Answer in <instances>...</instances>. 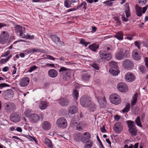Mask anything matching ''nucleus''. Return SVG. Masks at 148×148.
<instances>
[{
    "label": "nucleus",
    "mask_w": 148,
    "mask_h": 148,
    "mask_svg": "<svg viewBox=\"0 0 148 148\" xmlns=\"http://www.w3.org/2000/svg\"><path fill=\"white\" fill-rule=\"evenodd\" d=\"M72 70L71 69L61 67L59 70V72L60 74V77L65 81L69 80L71 75Z\"/></svg>",
    "instance_id": "obj_1"
},
{
    "label": "nucleus",
    "mask_w": 148,
    "mask_h": 148,
    "mask_svg": "<svg viewBox=\"0 0 148 148\" xmlns=\"http://www.w3.org/2000/svg\"><path fill=\"white\" fill-rule=\"evenodd\" d=\"M126 123L128 127L129 133L132 136H136L137 134V130L134 121L128 120L127 121Z\"/></svg>",
    "instance_id": "obj_2"
},
{
    "label": "nucleus",
    "mask_w": 148,
    "mask_h": 148,
    "mask_svg": "<svg viewBox=\"0 0 148 148\" xmlns=\"http://www.w3.org/2000/svg\"><path fill=\"white\" fill-rule=\"evenodd\" d=\"M100 58L99 62H101L103 60H110L112 57L111 52L107 50H101L99 52Z\"/></svg>",
    "instance_id": "obj_3"
},
{
    "label": "nucleus",
    "mask_w": 148,
    "mask_h": 148,
    "mask_svg": "<svg viewBox=\"0 0 148 148\" xmlns=\"http://www.w3.org/2000/svg\"><path fill=\"white\" fill-rule=\"evenodd\" d=\"M91 102V98L88 95H84L80 99V104L84 107L87 108L90 106Z\"/></svg>",
    "instance_id": "obj_4"
},
{
    "label": "nucleus",
    "mask_w": 148,
    "mask_h": 148,
    "mask_svg": "<svg viewBox=\"0 0 148 148\" xmlns=\"http://www.w3.org/2000/svg\"><path fill=\"white\" fill-rule=\"evenodd\" d=\"M4 108L5 111L8 113H10L16 110V106L15 104L11 102H8L4 103Z\"/></svg>",
    "instance_id": "obj_5"
},
{
    "label": "nucleus",
    "mask_w": 148,
    "mask_h": 148,
    "mask_svg": "<svg viewBox=\"0 0 148 148\" xmlns=\"http://www.w3.org/2000/svg\"><path fill=\"white\" fill-rule=\"evenodd\" d=\"M110 99L111 102L115 105H118L121 101L120 96L116 93L111 94L110 96Z\"/></svg>",
    "instance_id": "obj_6"
},
{
    "label": "nucleus",
    "mask_w": 148,
    "mask_h": 148,
    "mask_svg": "<svg viewBox=\"0 0 148 148\" xmlns=\"http://www.w3.org/2000/svg\"><path fill=\"white\" fill-rule=\"evenodd\" d=\"M56 125L62 129L66 128L67 126V122L66 119L64 117L59 118L57 120Z\"/></svg>",
    "instance_id": "obj_7"
},
{
    "label": "nucleus",
    "mask_w": 148,
    "mask_h": 148,
    "mask_svg": "<svg viewBox=\"0 0 148 148\" xmlns=\"http://www.w3.org/2000/svg\"><path fill=\"white\" fill-rule=\"evenodd\" d=\"M122 65L124 69L128 70L132 69L134 67V63L130 59H126L124 60Z\"/></svg>",
    "instance_id": "obj_8"
},
{
    "label": "nucleus",
    "mask_w": 148,
    "mask_h": 148,
    "mask_svg": "<svg viewBox=\"0 0 148 148\" xmlns=\"http://www.w3.org/2000/svg\"><path fill=\"white\" fill-rule=\"evenodd\" d=\"M10 37L9 33L6 31H3L0 36V43L4 44L8 41Z\"/></svg>",
    "instance_id": "obj_9"
},
{
    "label": "nucleus",
    "mask_w": 148,
    "mask_h": 148,
    "mask_svg": "<svg viewBox=\"0 0 148 148\" xmlns=\"http://www.w3.org/2000/svg\"><path fill=\"white\" fill-rule=\"evenodd\" d=\"M21 115L17 112H15L11 114L10 119L11 121L14 122H18L21 120Z\"/></svg>",
    "instance_id": "obj_10"
},
{
    "label": "nucleus",
    "mask_w": 148,
    "mask_h": 148,
    "mask_svg": "<svg viewBox=\"0 0 148 148\" xmlns=\"http://www.w3.org/2000/svg\"><path fill=\"white\" fill-rule=\"evenodd\" d=\"M40 119L39 116L37 114H32L29 116V121L32 123H37L39 121Z\"/></svg>",
    "instance_id": "obj_11"
},
{
    "label": "nucleus",
    "mask_w": 148,
    "mask_h": 148,
    "mask_svg": "<svg viewBox=\"0 0 148 148\" xmlns=\"http://www.w3.org/2000/svg\"><path fill=\"white\" fill-rule=\"evenodd\" d=\"M118 90L121 92H127L128 90L127 85L123 82H120L117 85Z\"/></svg>",
    "instance_id": "obj_12"
},
{
    "label": "nucleus",
    "mask_w": 148,
    "mask_h": 148,
    "mask_svg": "<svg viewBox=\"0 0 148 148\" xmlns=\"http://www.w3.org/2000/svg\"><path fill=\"white\" fill-rule=\"evenodd\" d=\"M114 129L115 133H120L122 132L123 129V125L120 122L116 123L114 125Z\"/></svg>",
    "instance_id": "obj_13"
},
{
    "label": "nucleus",
    "mask_w": 148,
    "mask_h": 148,
    "mask_svg": "<svg viewBox=\"0 0 148 148\" xmlns=\"http://www.w3.org/2000/svg\"><path fill=\"white\" fill-rule=\"evenodd\" d=\"M58 102L61 106L65 107L69 105L70 103V100L67 98L62 97L58 100Z\"/></svg>",
    "instance_id": "obj_14"
},
{
    "label": "nucleus",
    "mask_w": 148,
    "mask_h": 148,
    "mask_svg": "<svg viewBox=\"0 0 148 148\" xmlns=\"http://www.w3.org/2000/svg\"><path fill=\"white\" fill-rule=\"evenodd\" d=\"M81 138V141L84 143H86L91 138V135L88 132H85L83 134Z\"/></svg>",
    "instance_id": "obj_15"
},
{
    "label": "nucleus",
    "mask_w": 148,
    "mask_h": 148,
    "mask_svg": "<svg viewBox=\"0 0 148 148\" xmlns=\"http://www.w3.org/2000/svg\"><path fill=\"white\" fill-rule=\"evenodd\" d=\"M125 78L128 82H132L135 79L136 77L133 73L128 72L125 74Z\"/></svg>",
    "instance_id": "obj_16"
},
{
    "label": "nucleus",
    "mask_w": 148,
    "mask_h": 148,
    "mask_svg": "<svg viewBox=\"0 0 148 148\" xmlns=\"http://www.w3.org/2000/svg\"><path fill=\"white\" fill-rule=\"evenodd\" d=\"M51 38L54 42L56 44H57L58 42L60 44V46L65 45L64 43L63 42L60 41V38L56 35H51Z\"/></svg>",
    "instance_id": "obj_17"
},
{
    "label": "nucleus",
    "mask_w": 148,
    "mask_h": 148,
    "mask_svg": "<svg viewBox=\"0 0 148 148\" xmlns=\"http://www.w3.org/2000/svg\"><path fill=\"white\" fill-rule=\"evenodd\" d=\"M29 78L27 77H24L20 81L19 83L20 85L22 87H25L29 84Z\"/></svg>",
    "instance_id": "obj_18"
},
{
    "label": "nucleus",
    "mask_w": 148,
    "mask_h": 148,
    "mask_svg": "<svg viewBox=\"0 0 148 148\" xmlns=\"http://www.w3.org/2000/svg\"><path fill=\"white\" fill-rule=\"evenodd\" d=\"M48 74L50 77L54 78L57 76L58 73L56 70L54 69H51L48 71Z\"/></svg>",
    "instance_id": "obj_19"
},
{
    "label": "nucleus",
    "mask_w": 148,
    "mask_h": 148,
    "mask_svg": "<svg viewBox=\"0 0 148 148\" xmlns=\"http://www.w3.org/2000/svg\"><path fill=\"white\" fill-rule=\"evenodd\" d=\"M5 97L6 99L9 100L12 97L13 91L12 89H8L4 91Z\"/></svg>",
    "instance_id": "obj_20"
},
{
    "label": "nucleus",
    "mask_w": 148,
    "mask_h": 148,
    "mask_svg": "<svg viewBox=\"0 0 148 148\" xmlns=\"http://www.w3.org/2000/svg\"><path fill=\"white\" fill-rule=\"evenodd\" d=\"M42 129L45 130H48L51 128V125L50 123L48 121H43L41 124Z\"/></svg>",
    "instance_id": "obj_21"
},
{
    "label": "nucleus",
    "mask_w": 148,
    "mask_h": 148,
    "mask_svg": "<svg viewBox=\"0 0 148 148\" xmlns=\"http://www.w3.org/2000/svg\"><path fill=\"white\" fill-rule=\"evenodd\" d=\"M132 57L134 60H140L141 56L140 53L137 52H134L132 53Z\"/></svg>",
    "instance_id": "obj_22"
},
{
    "label": "nucleus",
    "mask_w": 148,
    "mask_h": 148,
    "mask_svg": "<svg viewBox=\"0 0 148 148\" xmlns=\"http://www.w3.org/2000/svg\"><path fill=\"white\" fill-rule=\"evenodd\" d=\"M15 28V32L17 34H19L21 32L25 30V27H22L21 26L18 25H16Z\"/></svg>",
    "instance_id": "obj_23"
},
{
    "label": "nucleus",
    "mask_w": 148,
    "mask_h": 148,
    "mask_svg": "<svg viewBox=\"0 0 148 148\" xmlns=\"http://www.w3.org/2000/svg\"><path fill=\"white\" fill-rule=\"evenodd\" d=\"M109 72L112 75L116 76L118 75L120 71L118 68L115 69H110L109 70Z\"/></svg>",
    "instance_id": "obj_24"
},
{
    "label": "nucleus",
    "mask_w": 148,
    "mask_h": 148,
    "mask_svg": "<svg viewBox=\"0 0 148 148\" xmlns=\"http://www.w3.org/2000/svg\"><path fill=\"white\" fill-rule=\"evenodd\" d=\"M136 14L137 16L140 17L142 16V8L136 5L135 6Z\"/></svg>",
    "instance_id": "obj_25"
},
{
    "label": "nucleus",
    "mask_w": 148,
    "mask_h": 148,
    "mask_svg": "<svg viewBox=\"0 0 148 148\" xmlns=\"http://www.w3.org/2000/svg\"><path fill=\"white\" fill-rule=\"evenodd\" d=\"M47 106V103L46 101H41L39 105L40 108L42 110L46 109Z\"/></svg>",
    "instance_id": "obj_26"
},
{
    "label": "nucleus",
    "mask_w": 148,
    "mask_h": 148,
    "mask_svg": "<svg viewBox=\"0 0 148 148\" xmlns=\"http://www.w3.org/2000/svg\"><path fill=\"white\" fill-rule=\"evenodd\" d=\"M82 136L81 134L79 132L76 133L74 135V138L75 140L77 142L81 141Z\"/></svg>",
    "instance_id": "obj_27"
},
{
    "label": "nucleus",
    "mask_w": 148,
    "mask_h": 148,
    "mask_svg": "<svg viewBox=\"0 0 148 148\" xmlns=\"http://www.w3.org/2000/svg\"><path fill=\"white\" fill-rule=\"evenodd\" d=\"M77 111V108L75 106H73L70 107L69 112L70 113L72 114H75Z\"/></svg>",
    "instance_id": "obj_28"
},
{
    "label": "nucleus",
    "mask_w": 148,
    "mask_h": 148,
    "mask_svg": "<svg viewBox=\"0 0 148 148\" xmlns=\"http://www.w3.org/2000/svg\"><path fill=\"white\" fill-rule=\"evenodd\" d=\"M115 57L116 59L119 60H122L124 58L123 51H121L116 53L115 54Z\"/></svg>",
    "instance_id": "obj_29"
},
{
    "label": "nucleus",
    "mask_w": 148,
    "mask_h": 148,
    "mask_svg": "<svg viewBox=\"0 0 148 148\" xmlns=\"http://www.w3.org/2000/svg\"><path fill=\"white\" fill-rule=\"evenodd\" d=\"M45 144L49 148H53V145L51 141L49 139L46 138L45 139Z\"/></svg>",
    "instance_id": "obj_30"
},
{
    "label": "nucleus",
    "mask_w": 148,
    "mask_h": 148,
    "mask_svg": "<svg viewBox=\"0 0 148 148\" xmlns=\"http://www.w3.org/2000/svg\"><path fill=\"white\" fill-rule=\"evenodd\" d=\"M82 79L84 81H88L89 80L90 78V75L88 73H83L82 75Z\"/></svg>",
    "instance_id": "obj_31"
},
{
    "label": "nucleus",
    "mask_w": 148,
    "mask_h": 148,
    "mask_svg": "<svg viewBox=\"0 0 148 148\" xmlns=\"http://www.w3.org/2000/svg\"><path fill=\"white\" fill-rule=\"evenodd\" d=\"M138 96V94L137 93L135 94L132 98L133 100L132 101V103L131 105V106H133L135 105L137 101Z\"/></svg>",
    "instance_id": "obj_32"
},
{
    "label": "nucleus",
    "mask_w": 148,
    "mask_h": 148,
    "mask_svg": "<svg viewBox=\"0 0 148 148\" xmlns=\"http://www.w3.org/2000/svg\"><path fill=\"white\" fill-rule=\"evenodd\" d=\"M115 37L118 40H121L123 39V34L121 32H119L115 35Z\"/></svg>",
    "instance_id": "obj_33"
},
{
    "label": "nucleus",
    "mask_w": 148,
    "mask_h": 148,
    "mask_svg": "<svg viewBox=\"0 0 148 148\" xmlns=\"http://www.w3.org/2000/svg\"><path fill=\"white\" fill-rule=\"evenodd\" d=\"M88 47L91 50L94 51H95L97 50V49L99 47V46L98 45L95 44H93L89 45Z\"/></svg>",
    "instance_id": "obj_34"
},
{
    "label": "nucleus",
    "mask_w": 148,
    "mask_h": 148,
    "mask_svg": "<svg viewBox=\"0 0 148 148\" xmlns=\"http://www.w3.org/2000/svg\"><path fill=\"white\" fill-rule=\"evenodd\" d=\"M117 62L114 61H112L110 62L109 65L111 67L110 69H114L116 68H118Z\"/></svg>",
    "instance_id": "obj_35"
},
{
    "label": "nucleus",
    "mask_w": 148,
    "mask_h": 148,
    "mask_svg": "<svg viewBox=\"0 0 148 148\" xmlns=\"http://www.w3.org/2000/svg\"><path fill=\"white\" fill-rule=\"evenodd\" d=\"M102 103H101V102H100V101L99 100H98V102L99 103L100 107L103 108H104L106 107V99L104 97L102 98Z\"/></svg>",
    "instance_id": "obj_36"
},
{
    "label": "nucleus",
    "mask_w": 148,
    "mask_h": 148,
    "mask_svg": "<svg viewBox=\"0 0 148 148\" xmlns=\"http://www.w3.org/2000/svg\"><path fill=\"white\" fill-rule=\"evenodd\" d=\"M87 143H88L85 145L84 146V148H91L92 146L93 142L92 140H90Z\"/></svg>",
    "instance_id": "obj_37"
},
{
    "label": "nucleus",
    "mask_w": 148,
    "mask_h": 148,
    "mask_svg": "<svg viewBox=\"0 0 148 148\" xmlns=\"http://www.w3.org/2000/svg\"><path fill=\"white\" fill-rule=\"evenodd\" d=\"M73 96L74 99L77 100L79 96V92L77 90L75 89L73 93Z\"/></svg>",
    "instance_id": "obj_38"
},
{
    "label": "nucleus",
    "mask_w": 148,
    "mask_h": 148,
    "mask_svg": "<svg viewBox=\"0 0 148 148\" xmlns=\"http://www.w3.org/2000/svg\"><path fill=\"white\" fill-rule=\"evenodd\" d=\"M29 53H33L36 52H40L41 50L40 49H33L28 50Z\"/></svg>",
    "instance_id": "obj_39"
},
{
    "label": "nucleus",
    "mask_w": 148,
    "mask_h": 148,
    "mask_svg": "<svg viewBox=\"0 0 148 148\" xmlns=\"http://www.w3.org/2000/svg\"><path fill=\"white\" fill-rule=\"evenodd\" d=\"M135 122L136 124L138 126L141 127H143L142 125L141 124L140 117L138 116L136 119Z\"/></svg>",
    "instance_id": "obj_40"
},
{
    "label": "nucleus",
    "mask_w": 148,
    "mask_h": 148,
    "mask_svg": "<svg viewBox=\"0 0 148 148\" xmlns=\"http://www.w3.org/2000/svg\"><path fill=\"white\" fill-rule=\"evenodd\" d=\"M90 106L89 110L91 112H93L96 109V106L95 103H92L91 102V103Z\"/></svg>",
    "instance_id": "obj_41"
},
{
    "label": "nucleus",
    "mask_w": 148,
    "mask_h": 148,
    "mask_svg": "<svg viewBox=\"0 0 148 148\" xmlns=\"http://www.w3.org/2000/svg\"><path fill=\"white\" fill-rule=\"evenodd\" d=\"M71 1L68 0L65 1L64 3L65 7L67 8H70L71 6Z\"/></svg>",
    "instance_id": "obj_42"
},
{
    "label": "nucleus",
    "mask_w": 148,
    "mask_h": 148,
    "mask_svg": "<svg viewBox=\"0 0 148 148\" xmlns=\"http://www.w3.org/2000/svg\"><path fill=\"white\" fill-rule=\"evenodd\" d=\"M130 109V104L127 105L122 110V112L123 113H126L128 112Z\"/></svg>",
    "instance_id": "obj_43"
},
{
    "label": "nucleus",
    "mask_w": 148,
    "mask_h": 148,
    "mask_svg": "<svg viewBox=\"0 0 148 148\" xmlns=\"http://www.w3.org/2000/svg\"><path fill=\"white\" fill-rule=\"evenodd\" d=\"M80 43L82 45H84L85 47L87 46L88 44H90V42H87L85 41V40L83 39H82L80 41Z\"/></svg>",
    "instance_id": "obj_44"
},
{
    "label": "nucleus",
    "mask_w": 148,
    "mask_h": 148,
    "mask_svg": "<svg viewBox=\"0 0 148 148\" xmlns=\"http://www.w3.org/2000/svg\"><path fill=\"white\" fill-rule=\"evenodd\" d=\"M139 69L140 71L143 73H145L146 71L145 66L143 65L140 66L139 67Z\"/></svg>",
    "instance_id": "obj_45"
},
{
    "label": "nucleus",
    "mask_w": 148,
    "mask_h": 148,
    "mask_svg": "<svg viewBox=\"0 0 148 148\" xmlns=\"http://www.w3.org/2000/svg\"><path fill=\"white\" fill-rule=\"evenodd\" d=\"M37 68V67L36 65H34L32 66L27 71L29 72H31Z\"/></svg>",
    "instance_id": "obj_46"
},
{
    "label": "nucleus",
    "mask_w": 148,
    "mask_h": 148,
    "mask_svg": "<svg viewBox=\"0 0 148 148\" xmlns=\"http://www.w3.org/2000/svg\"><path fill=\"white\" fill-rule=\"evenodd\" d=\"M140 5H143L146 3V0H138Z\"/></svg>",
    "instance_id": "obj_47"
},
{
    "label": "nucleus",
    "mask_w": 148,
    "mask_h": 148,
    "mask_svg": "<svg viewBox=\"0 0 148 148\" xmlns=\"http://www.w3.org/2000/svg\"><path fill=\"white\" fill-rule=\"evenodd\" d=\"M138 143H136L134 145L133 144H131L128 148H138Z\"/></svg>",
    "instance_id": "obj_48"
},
{
    "label": "nucleus",
    "mask_w": 148,
    "mask_h": 148,
    "mask_svg": "<svg viewBox=\"0 0 148 148\" xmlns=\"http://www.w3.org/2000/svg\"><path fill=\"white\" fill-rule=\"evenodd\" d=\"M34 35H30L29 34H27L26 35V39L32 40L34 38Z\"/></svg>",
    "instance_id": "obj_49"
},
{
    "label": "nucleus",
    "mask_w": 148,
    "mask_h": 148,
    "mask_svg": "<svg viewBox=\"0 0 148 148\" xmlns=\"http://www.w3.org/2000/svg\"><path fill=\"white\" fill-rule=\"evenodd\" d=\"M91 66L93 68H94L96 70H98L99 69V66L96 63H94L92 64Z\"/></svg>",
    "instance_id": "obj_50"
},
{
    "label": "nucleus",
    "mask_w": 148,
    "mask_h": 148,
    "mask_svg": "<svg viewBox=\"0 0 148 148\" xmlns=\"http://www.w3.org/2000/svg\"><path fill=\"white\" fill-rule=\"evenodd\" d=\"M10 85L5 83H1L0 84V88L2 89L3 88L5 87H9Z\"/></svg>",
    "instance_id": "obj_51"
},
{
    "label": "nucleus",
    "mask_w": 148,
    "mask_h": 148,
    "mask_svg": "<svg viewBox=\"0 0 148 148\" xmlns=\"http://www.w3.org/2000/svg\"><path fill=\"white\" fill-rule=\"evenodd\" d=\"M135 46L137 47L138 49H140V45L141 44L140 42L139 41H136L135 42Z\"/></svg>",
    "instance_id": "obj_52"
},
{
    "label": "nucleus",
    "mask_w": 148,
    "mask_h": 148,
    "mask_svg": "<svg viewBox=\"0 0 148 148\" xmlns=\"http://www.w3.org/2000/svg\"><path fill=\"white\" fill-rule=\"evenodd\" d=\"M114 19L116 21V23L118 24V25H119L121 24V21L119 20L118 17H114Z\"/></svg>",
    "instance_id": "obj_53"
},
{
    "label": "nucleus",
    "mask_w": 148,
    "mask_h": 148,
    "mask_svg": "<svg viewBox=\"0 0 148 148\" xmlns=\"http://www.w3.org/2000/svg\"><path fill=\"white\" fill-rule=\"evenodd\" d=\"M103 3L106 4L107 5L109 6H111L112 4V3L111 2L110 0L106 1L103 2Z\"/></svg>",
    "instance_id": "obj_54"
},
{
    "label": "nucleus",
    "mask_w": 148,
    "mask_h": 148,
    "mask_svg": "<svg viewBox=\"0 0 148 148\" xmlns=\"http://www.w3.org/2000/svg\"><path fill=\"white\" fill-rule=\"evenodd\" d=\"M10 53V51L9 50H8L4 54L1 55V57H5L8 56Z\"/></svg>",
    "instance_id": "obj_55"
},
{
    "label": "nucleus",
    "mask_w": 148,
    "mask_h": 148,
    "mask_svg": "<svg viewBox=\"0 0 148 148\" xmlns=\"http://www.w3.org/2000/svg\"><path fill=\"white\" fill-rule=\"evenodd\" d=\"M30 111L28 110H26L24 112V114L25 116L28 117L29 116Z\"/></svg>",
    "instance_id": "obj_56"
},
{
    "label": "nucleus",
    "mask_w": 148,
    "mask_h": 148,
    "mask_svg": "<svg viewBox=\"0 0 148 148\" xmlns=\"http://www.w3.org/2000/svg\"><path fill=\"white\" fill-rule=\"evenodd\" d=\"M129 56V51H126L124 54H123L124 58H126L128 57Z\"/></svg>",
    "instance_id": "obj_57"
},
{
    "label": "nucleus",
    "mask_w": 148,
    "mask_h": 148,
    "mask_svg": "<svg viewBox=\"0 0 148 148\" xmlns=\"http://www.w3.org/2000/svg\"><path fill=\"white\" fill-rule=\"evenodd\" d=\"M124 8L125 10H127V11H130L129 5L128 3H126L125 4V6Z\"/></svg>",
    "instance_id": "obj_58"
},
{
    "label": "nucleus",
    "mask_w": 148,
    "mask_h": 148,
    "mask_svg": "<svg viewBox=\"0 0 148 148\" xmlns=\"http://www.w3.org/2000/svg\"><path fill=\"white\" fill-rule=\"evenodd\" d=\"M8 61L6 58V59H2L0 60V64H4Z\"/></svg>",
    "instance_id": "obj_59"
},
{
    "label": "nucleus",
    "mask_w": 148,
    "mask_h": 148,
    "mask_svg": "<svg viewBox=\"0 0 148 148\" xmlns=\"http://www.w3.org/2000/svg\"><path fill=\"white\" fill-rule=\"evenodd\" d=\"M23 31L21 32V33L19 34L20 36L22 38H26V35L23 33Z\"/></svg>",
    "instance_id": "obj_60"
},
{
    "label": "nucleus",
    "mask_w": 148,
    "mask_h": 148,
    "mask_svg": "<svg viewBox=\"0 0 148 148\" xmlns=\"http://www.w3.org/2000/svg\"><path fill=\"white\" fill-rule=\"evenodd\" d=\"M125 13L126 14V16L127 18H129L131 16V14L130 11H125Z\"/></svg>",
    "instance_id": "obj_61"
},
{
    "label": "nucleus",
    "mask_w": 148,
    "mask_h": 148,
    "mask_svg": "<svg viewBox=\"0 0 148 148\" xmlns=\"http://www.w3.org/2000/svg\"><path fill=\"white\" fill-rule=\"evenodd\" d=\"M145 65L147 68L148 69V58L146 57L145 58Z\"/></svg>",
    "instance_id": "obj_62"
},
{
    "label": "nucleus",
    "mask_w": 148,
    "mask_h": 148,
    "mask_svg": "<svg viewBox=\"0 0 148 148\" xmlns=\"http://www.w3.org/2000/svg\"><path fill=\"white\" fill-rule=\"evenodd\" d=\"M100 130L101 132L103 133H105L106 132V130L105 128V126H103L101 128Z\"/></svg>",
    "instance_id": "obj_63"
},
{
    "label": "nucleus",
    "mask_w": 148,
    "mask_h": 148,
    "mask_svg": "<svg viewBox=\"0 0 148 148\" xmlns=\"http://www.w3.org/2000/svg\"><path fill=\"white\" fill-rule=\"evenodd\" d=\"M120 116H119V115L117 114H116L114 116V118L115 120L116 121H118L119 119H120Z\"/></svg>",
    "instance_id": "obj_64"
}]
</instances>
